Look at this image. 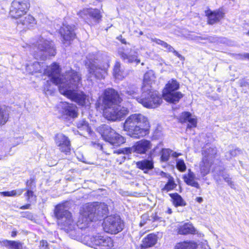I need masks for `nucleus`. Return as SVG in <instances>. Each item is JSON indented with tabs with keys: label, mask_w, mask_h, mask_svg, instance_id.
Instances as JSON below:
<instances>
[{
	"label": "nucleus",
	"mask_w": 249,
	"mask_h": 249,
	"mask_svg": "<svg viewBox=\"0 0 249 249\" xmlns=\"http://www.w3.org/2000/svg\"><path fill=\"white\" fill-rule=\"evenodd\" d=\"M151 125L148 118L141 113H133L124 121L123 128L129 136L140 139L149 136Z\"/></svg>",
	"instance_id": "f257e3e1"
},
{
	"label": "nucleus",
	"mask_w": 249,
	"mask_h": 249,
	"mask_svg": "<svg viewBox=\"0 0 249 249\" xmlns=\"http://www.w3.org/2000/svg\"><path fill=\"white\" fill-rule=\"evenodd\" d=\"M107 207L101 205L88 204L80 212L76 225L79 229L86 230L93 226V223L99 221L107 213Z\"/></svg>",
	"instance_id": "f03ea898"
},
{
	"label": "nucleus",
	"mask_w": 249,
	"mask_h": 249,
	"mask_svg": "<svg viewBox=\"0 0 249 249\" xmlns=\"http://www.w3.org/2000/svg\"><path fill=\"white\" fill-rule=\"evenodd\" d=\"M151 85L150 78L144 75L142 86V97L137 98V101L147 108H156L162 102V97L156 91L152 90Z\"/></svg>",
	"instance_id": "7ed1b4c3"
},
{
	"label": "nucleus",
	"mask_w": 249,
	"mask_h": 249,
	"mask_svg": "<svg viewBox=\"0 0 249 249\" xmlns=\"http://www.w3.org/2000/svg\"><path fill=\"white\" fill-rule=\"evenodd\" d=\"M85 244L94 249H112L114 246L113 238L105 232H98L84 237Z\"/></svg>",
	"instance_id": "20e7f679"
},
{
	"label": "nucleus",
	"mask_w": 249,
	"mask_h": 249,
	"mask_svg": "<svg viewBox=\"0 0 249 249\" xmlns=\"http://www.w3.org/2000/svg\"><path fill=\"white\" fill-rule=\"evenodd\" d=\"M179 88L180 84L176 79H170L162 90V97L168 103L176 104L183 97L180 91H177Z\"/></svg>",
	"instance_id": "39448f33"
},
{
	"label": "nucleus",
	"mask_w": 249,
	"mask_h": 249,
	"mask_svg": "<svg viewBox=\"0 0 249 249\" xmlns=\"http://www.w3.org/2000/svg\"><path fill=\"white\" fill-rule=\"evenodd\" d=\"M101 98V102L100 100H98L95 103V107L97 109L101 107L117 106L123 101L118 91L111 88L104 89Z\"/></svg>",
	"instance_id": "423d86ee"
},
{
	"label": "nucleus",
	"mask_w": 249,
	"mask_h": 249,
	"mask_svg": "<svg viewBox=\"0 0 249 249\" xmlns=\"http://www.w3.org/2000/svg\"><path fill=\"white\" fill-rule=\"evenodd\" d=\"M103 10L102 6L100 9L91 7L84 8L79 10L77 15L83 19L85 23L90 26L99 24L102 20Z\"/></svg>",
	"instance_id": "0eeeda50"
},
{
	"label": "nucleus",
	"mask_w": 249,
	"mask_h": 249,
	"mask_svg": "<svg viewBox=\"0 0 249 249\" xmlns=\"http://www.w3.org/2000/svg\"><path fill=\"white\" fill-rule=\"evenodd\" d=\"M124 222L118 215H109L105 217L102 223L103 231L110 234H116L123 231Z\"/></svg>",
	"instance_id": "6e6552de"
},
{
	"label": "nucleus",
	"mask_w": 249,
	"mask_h": 249,
	"mask_svg": "<svg viewBox=\"0 0 249 249\" xmlns=\"http://www.w3.org/2000/svg\"><path fill=\"white\" fill-rule=\"evenodd\" d=\"M99 132L106 141L113 146H120L125 142L124 137L106 124H103L99 127Z\"/></svg>",
	"instance_id": "1a4fd4ad"
},
{
	"label": "nucleus",
	"mask_w": 249,
	"mask_h": 249,
	"mask_svg": "<svg viewBox=\"0 0 249 249\" xmlns=\"http://www.w3.org/2000/svg\"><path fill=\"white\" fill-rule=\"evenodd\" d=\"M101 109L104 117L111 122L120 121L129 113V109L124 107L113 106L101 107Z\"/></svg>",
	"instance_id": "9d476101"
},
{
	"label": "nucleus",
	"mask_w": 249,
	"mask_h": 249,
	"mask_svg": "<svg viewBox=\"0 0 249 249\" xmlns=\"http://www.w3.org/2000/svg\"><path fill=\"white\" fill-rule=\"evenodd\" d=\"M62 69L58 63L53 62L44 71V74L50 78V81H47L45 85L48 88L50 82H52L56 86H62L61 84L63 83V75L61 74Z\"/></svg>",
	"instance_id": "9b49d317"
},
{
	"label": "nucleus",
	"mask_w": 249,
	"mask_h": 249,
	"mask_svg": "<svg viewBox=\"0 0 249 249\" xmlns=\"http://www.w3.org/2000/svg\"><path fill=\"white\" fill-rule=\"evenodd\" d=\"M30 0H13L11 4L9 15L11 18H18L26 15L30 11Z\"/></svg>",
	"instance_id": "f8f14e48"
},
{
	"label": "nucleus",
	"mask_w": 249,
	"mask_h": 249,
	"mask_svg": "<svg viewBox=\"0 0 249 249\" xmlns=\"http://www.w3.org/2000/svg\"><path fill=\"white\" fill-rule=\"evenodd\" d=\"M55 218L57 223L63 226H68L72 222V213L67 209L64 204L56 205L53 211Z\"/></svg>",
	"instance_id": "ddd939ff"
},
{
	"label": "nucleus",
	"mask_w": 249,
	"mask_h": 249,
	"mask_svg": "<svg viewBox=\"0 0 249 249\" xmlns=\"http://www.w3.org/2000/svg\"><path fill=\"white\" fill-rule=\"evenodd\" d=\"M60 93L78 105L85 106L88 100V96L83 91L75 92L74 90L65 89L63 86H59Z\"/></svg>",
	"instance_id": "4468645a"
},
{
	"label": "nucleus",
	"mask_w": 249,
	"mask_h": 249,
	"mask_svg": "<svg viewBox=\"0 0 249 249\" xmlns=\"http://www.w3.org/2000/svg\"><path fill=\"white\" fill-rule=\"evenodd\" d=\"M76 27L74 25L63 24L58 30V33L63 44L68 45L76 38Z\"/></svg>",
	"instance_id": "2eb2a0df"
},
{
	"label": "nucleus",
	"mask_w": 249,
	"mask_h": 249,
	"mask_svg": "<svg viewBox=\"0 0 249 249\" xmlns=\"http://www.w3.org/2000/svg\"><path fill=\"white\" fill-rule=\"evenodd\" d=\"M56 146L61 153L65 155H70L71 153V142L69 138L62 133H57L54 137Z\"/></svg>",
	"instance_id": "dca6fc26"
},
{
	"label": "nucleus",
	"mask_w": 249,
	"mask_h": 249,
	"mask_svg": "<svg viewBox=\"0 0 249 249\" xmlns=\"http://www.w3.org/2000/svg\"><path fill=\"white\" fill-rule=\"evenodd\" d=\"M62 117L74 119L78 117V110L76 105L67 102H61L58 107Z\"/></svg>",
	"instance_id": "f3484780"
},
{
	"label": "nucleus",
	"mask_w": 249,
	"mask_h": 249,
	"mask_svg": "<svg viewBox=\"0 0 249 249\" xmlns=\"http://www.w3.org/2000/svg\"><path fill=\"white\" fill-rule=\"evenodd\" d=\"M205 15L206 23L209 25H213L221 22L225 17V13L222 9L212 10L208 8L205 11Z\"/></svg>",
	"instance_id": "a211bd4d"
},
{
	"label": "nucleus",
	"mask_w": 249,
	"mask_h": 249,
	"mask_svg": "<svg viewBox=\"0 0 249 249\" xmlns=\"http://www.w3.org/2000/svg\"><path fill=\"white\" fill-rule=\"evenodd\" d=\"M36 47L37 53H46L51 56H54L56 54V50L51 40L41 38L37 41Z\"/></svg>",
	"instance_id": "6ab92c4d"
},
{
	"label": "nucleus",
	"mask_w": 249,
	"mask_h": 249,
	"mask_svg": "<svg viewBox=\"0 0 249 249\" xmlns=\"http://www.w3.org/2000/svg\"><path fill=\"white\" fill-rule=\"evenodd\" d=\"M17 20L16 23L17 25H20L25 31L31 30L36 26L37 21L35 18L31 14H27L21 16L18 18H12Z\"/></svg>",
	"instance_id": "aec40b11"
},
{
	"label": "nucleus",
	"mask_w": 249,
	"mask_h": 249,
	"mask_svg": "<svg viewBox=\"0 0 249 249\" xmlns=\"http://www.w3.org/2000/svg\"><path fill=\"white\" fill-rule=\"evenodd\" d=\"M66 77L64 78L65 82L69 87L77 86L81 81V74L76 71L71 69L65 72Z\"/></svg>",
	"instance_id": "412c9836"
},
{
	"label": "nucleus",
	"mask_w": 249,
	"mask_h": 249,
	"mask_svg": "<svg viewBox=\"0 0 249 249\" xmlns=\"http://www.w3.org/2000/svg\"><path fill=\"white\" fill-rule=\"evenodd\" d=\"M152 144L150 141L142 139L133 145L132 148L134 152L139 154H146L152 148Z\"/></svg>",
	"instance_id": "4be33fe9"
},
{
	"label": "nucleus",
	"mask_w": 249,
	"mask_h": 249,
	"mask_svg": "<svg viewBox=\"0 0 249 249\" xmlns=\"http://www.w3.org/2000/svg\"><path fill=\"white\" fill-rule=\"evenodd\" d=\"M135 165L137 168L142 170L144 173H147L154 168V161L152 158L139 160L136 162Z\"/></svg>",
	"instance_id": "5701e85b"
},
{
	"label": "nucleus",
	"mask_w": 249,
	"mask_h": 249,
	"mask_svg": "<svg viewBox=\"0 0 249 249\" xmlns=\"http://www.w3.org/2000/svg\"><path fill=\"white\" fill-rule=\"evenodd\" d=\"M177 232L179 235L195 234L196 230L193 224L190 222L184 223L179 225L176 230Z\"/></svg>",
	"instance_id": "b1692460"
},
{
	"label": "nucleus",
	"mask_w": 249,
	"mask_h": 249,
	"mask_svg": "<svg viewBox=\"0 0 249 249\" xmlns=\"http://www.w3.org/2000/svg\"><path fill=\"white\" fill-rule=\"evenodd\" d=\"M157 242V235L154 233H149L142 239L140 248L141 249H146L152 247Z\"/></svg>",
	"instance_id": "393cba45"
},
{
	"label": "nucleus",
	"mask_w": 249,
	"mask_h": 249,
	"mask_svg": "<svg viewBox=\"0 0 249 249\" xmlns=\"http://www.w3.org/2000/svg\"><path fill=\"white\" fill-rule=\"evenodd\" d=\"M213 162L211 161L208 155L203 157L200 165V172L203 176H205L210 173Z\"/></svg>",
	"instance_id": "a878e982"
},
{
	"label": "nucleus",
	"mask_w": 249,
	"mask_h": 249,
	"mask_svg": "<svg viewBox=\"0 0 249 249\" xmlns=\"http://www.w3.org/2000/svg\"><path fill=\"white\" fill-rule=\"evenodd\" d=\"M182 179L187 185L196 189L200 188L199 183L196 180L195 174L190 169L188 170L187 174L183 175Z\"/></svg>",
	"instance_id": "bb28decb"
},
{
	"label": "nucleus",
	"mask_w": 249,
	"mask_h": 249,
	"mask_svg": "<svg viewBox=\"0 0 249 249\" xmlns=\"http://www.w3.org/2000/svg\"><path fill=\"white\" fill-rule=\"evenodd\" d=\"M169 196L171 197L170 201L174 207H184L187 205L185 200L178 193H170L169 194Z\"/></svg>",
	"instance_id": "cd10ccee"
},
{
	"label": "nucleus",
	"mask_w": 249,
	"mask_h": 249,
	"mask_svg": "<svg viewBox=\"0 0 249 249\" xmlns=\"http://www.w3.org/2000/svg\"><path fill=\"white\" fill-rule=\"evenodd\" d=\"M197 243L193 240H185L179 242L175 245L174 249H197Z\"/></svg>",
	"instance_id": "c85d7f7f"
},
{
	"label": "nucleus",
	"mask_w": 249,
	"mask_h": 249,
	"mask_svg": "<svg viewBox=\"0 0 249 249\" xmlns=\"http://www.w3.org/2000/svg\"><path fill=\"white\" fill-rule=\"evenodd\" d=\"M1 243L3 247L9 249H28L26 247H23V243L19 241L5 239L2 240Z\"/></svg>",
	"instance_id": "c756f323"
},
{
	"label": "nucleus",
	"mask_w": 249,
	"mask_h": 249,
	"mask_svg": "<svg viewBox=\"0 0 249 249\" xmlns=\"http://www.w3.org/2000/svg\"><path fill=\"white\" fill-rule=\"evenodd\" d=\"M168 180L163 187L161 188V192H168L175 189L177 186V184L176 183L174 178L171 175H169L168 176H166Z\"/></svg>",
	"instance_id": "7c9ffc66"
},
{
	"label": "nucleus",
	"mask_w": 249,
	"mask_h": 249,
	"mask_svg": "<svg viewBox=\"0 0 249 249\" xmlns=\"http://www.w3.org/2000/svg\"><path fill=\"white\" fill-rule=\"evenodd\" d=\"M118 54L123 60H127L129 63L135 62L137 64H138L141 62L140 59L138 58L137 55H128L123 51H119Z\"/></svg>",
	"instance_id": "2f4dec72"
},
{
	"label": "nucleus",
	"mask_w": 249,
	"mask_h": 249,
	"mask_svg": "<svg viewBox=\"0 0 249 249\" xmlns=\"http://www.w3.org/2000/svg\"><path fill=\"white\" fill-rule=\"evenodd\" d=\"M113 74L116 79L122 80L125 77L124 71L121 69V64L119 61L115 62L113 69Z\"/></svg>",
	"instance_id": "473e14b6"
},
{
	"label": "nucleus",
	"mask_w": 249,
	"mask_h": 249,
	"mask_svg": "<svg viewBox=\"0 0 249 249\" xmlns=\"http://www.w3.org/2000/svg\"><path fill=\"white\" fill-rule=\"evenodd\" d=\"M107 70L105 68H101L98 66H94L91 68L90 73L93 74L97 79H101L105 78L107 74Z\"/></svg>",
	"instance_id": "72a5a7b5"
},
{
	"label": "nucleus",
	"mask_w": 249,
	"mask_h": 249,
	"mask_svg": "<svg viewBox=\"0 0 249 249\" xmlns=\"http://www.w3.org/2000/svg\"><path fill=\"white\" fill-rule=\"evenodd\" d=\"M172 150L169 148H162L160 152V160L161 162L168 161L170 158Z\"/></svg>",
	"instance_id": "f704fd0d"
},
{
	"label": "nucleus",
	"mask_w": 249,
	"mask_h": 249,
	"mask_svg": "<svg viewBox=\"0 0 249 249\" xmlns=\"http://www.w3.org/2000/svg\"><path fill=\"white\" fill-rule=\"evenodd\" d=\"M77 128L81 130H86L89 134H91L92 133H94L93 131L92 130L90 126L89 125V124L85 120H82L78 122L77 124Z\"/></svg>",
	"instance_id": "c9c22d12"
},
{
	"label": "nucleus",
	"mask_w": 249,
	"mask_h": 249,
	"mask_svg": "<svg viewBox=\"0 0 249 249\" xmlns=\"http://www.w3.org/2000/svg\"><path fill=\"white\" fill-rule=\"evenodd\" d=\"M192 117V114L190 112L184 111L182 112L178 118V121L181 124H184L188 122L190 117Z\"/></svg>",
	"instance_id": "e433bc0d"
},
{
	"label": "nucleus",
	"mask_w": 249,
	"mask_h": 249,
	"mask_svg": "<svg viewBox=\"0 0 249 249\" xmlns=\"http://www.w3.org/2000/svg\"><path fill=\"white\" fill-rule=\"evenodd\" d=\"M176 166L177 169L180 172H185L187 169L184 160L182 159H178L177 160Z\"/></svg>",
	"instance_id": "4c0bfd02"
},
{
	"label": "nucleus",
	"mask_w": 249,
	"mask_h": 249,
	"mask_svg": "<svg viewBox=\"0 0 249 249\" xmlns=\"http://www.w3.org/2000/svg\"><path fill=\"white\" fill-rule=\"evenodd\" d=\"M26 189H33L36 187V178L35 177L30 178L25 182Z\"/></svg>",
	"instance_id": "58836bf2"
},
{
	"label": "nucleus",
	"mask_w": 249,
	"mask_h": 249,
	"mask_svg": "<svg viewBox=\"0 0 249 249\" xmlns=\"http://www.w3.org/2000/svg\"><path fill=\"white\" fill-rule=\"evenodd\" d=\"M162 47L166 49L169 52H172L178 58H182V56L177 51L175 50L170 45L168 44L166 42H164Z\"/></svg>",
	"instance_id": "ea45409f"
},
{
	"label": "nucleus",
	"mask_w": 249,
	"mask_h": 249,
	"mask_svg": "<svg viewBox=\"0 0 249 249\" xmlns=\"http://www.w3.org/2000/svg\"><path fill=\"white\" fill-rule=\"evenodd\" d=\"M26 192L24 194V196L26 197V200L28 202L31 201V200L32 198H34L35 200L36 199V196L34 194V192L29 189H25Z\"/></svg>",
	"instance_id": "a19ab883"
},
{
	"label": "nucleus",
	"mask_w": 249,
	"mask_h": 249,
	"mask_svg": "<svg viewBox=\"0 0 249 249\" xmlns=\"http://www.w3.org/2000/svg\"><path fill=\"white\" fill-rule=\"evenodd\" d=\"M189 124L187 125V128H191L196 127L197 126V121L196 118L190 117L188 121Z\"/></svg>",
	"instance_id": "79ce46f5"
},
{
	"label": "nucleus",
	"mask_w": 249,
	"mask_h": 249,
	"mask_svg": "<svg viewBox=\"0 0 249 249\" xmlns=\"http://www.w3.org/2000/svg\"><path fill=\"white\" fill-rule=\"evenodd\" d=\"M126 93L131 97L134 98L138 94V89L135 88H129L126 90Z\"/></svg>",
	"instance_id": "37998d69"
},
{
	"label": "nucleus",
	"mask_w": 249,
	"mask_h": 249,
	"mask_svg": "<svg viewBox=\"0 0 249 249\" xmlns=\"http://www.w3.org/2000/svg\"><path fill=\"white\" fill-rule=\"evenodd\" d=\"M142 220L140 223V226L142 227L144 226L147 222V220L150 221V220L149 218V216L147 214H144L142 216Z\"/></svg>",
	"instance_id": "c03bdc74"
},
{
	"label": "nucleus",
	"mask_w": 249,
	"mask_h": 249,
	"mask_svg": "<svg viewBox=\"0 0 249 249\" xmlns=\"http://www.w3.org/2000/svg\"><path fill=\"white\" fill-rule=\"evenodd\" d=\"M40 249H49V244L46 240H41L39 242Z\"/></svg>",
	"instance_id": "a18cd8bd"
},
{
	"label": "nucleus",
	"mask_w": 249,
	"mask_h": 249,
	"mask_svg": "<svg viewBox=\"0 0 249 249\" xmlns=\"http://www.w3.org/2000/svg\"><path fill=\"white\" fill-rule=\"evenodd\" d=\"M23 191V189H20L19 190L18 193L16 190H13L10 191V196H16L18 194V195H20L22 194Z\"/></svg>",
	"instance_id": "49530a36"
},
{
	"label": "nucleus",
	"mask_w": 249,
	"mask_h": 249,
	"mask_svg": "<svg viewBox=\"0 0 249 249\" xmlns=\"http://www.w3.org/2000/svg\"><path fill=\"white\" fill-rule=\"evenodd\" d=\"M152 41L156 43L157 44L160 45L161 46H162V45H163V44L164 43V41H162L160 39L156 38L152 39Z\"/></svg>",
	"instance_id": "de8ad7c7"
},
{
	"label": "nucleus",
	"mask_w": 249,
	"mask_h": 249,
	"mask_svg": "<svg viewBox=\"0 0 249 249\" xmlns=\"http://www.w3.org/2000/svg\"><path fill=\"white\" fill-rule=\"evenodd\" d=\"M116 39L119 40L122 44L126 45L127 44V42L125 39L123 38L122 35H120L116 37Z\"/></svg>",
	"instance_id": "09e8293b"
},
{
	"label": "nucleus",
	"mask_w": 249,
	"mask_h": 249,
	"mask_svg": "<svg viewBox=\"0 0 249 249\" xmlns=\"http://www.w3.org/2000/svg\"><path fill=\"white\" fill-rule=\"evenodd\" d=\"M224 180L231 187H233L234 186V183L231 178H224Z\"/></svg>",
	"instance_id": "8fccbe9b"
},
{
	"label": "nucleus",
	"mask_w": 249,
	"mask_h": 249,
	"mask_svg": "<svg viewBox=\"0 0 249 249\" xmlns=\"http://www.w3.org/2000/svg\"><path fill=\"white\" fill-rule=\"evenodd\" d=\"M123 150V154H129L131 153L132 149L130 147H125L122 149Z\"/></svg>",
	"instance_id": "3c124183"
},
{
	"label": "nucleus",
	"mask_w": 249,
	"mask_h": 249,
	"mask_svg": "<svg viewBox=\"0 0 249 249\" xmlns=\"http://www.w3.org/2000/svg\"><path fill=\"white\" fill-rule=\"evenodd\" d=\"M31 208V204H26L24 205H22L19 207L20 209L21 210H25V209H28Z\"/></svg>",
	"instance_id": "603ef678"
},
{
	"label": "nucleus",
	"mask_w": 249,
	"mask_h": 249,
	"mask_svg": "<svg viewBox=\"0 0 249 249\" xmlns=\"http://www.w3.org/2000/svg\"><path fill=\"white\" fill-rule=\"evenodd\" d=\"M241 58L242 59H248L249 60V53H244L241 55Z\"/></svg>",
	"instance_id": "864d4df0"
},
{
	"label": "nucleus",
	"mask_w": 249,
	"mask_h": 249,
	"mask_svg": "<svg viewBox=\"0 0 249 249\" xmlns=\"http://www.w3.org/2000/svg\"><path fill=\"white\" fill-rule=\"evenodd\" d=\"M0 194L4 196H10V191L2 192Z\"/></svg>",
	"instance_id": "5fc2aeb1"
},
{
	"label": "nucleus",
	"mask_w": 249,
	"mask_h": 249,
	"mask_svg": "<svg viewBox=\"0 0 249 249\" xmlns=\"http://www.w3.org/2000/svg\"><path fill=\"white\" fill-rule=\"evenodd\" d=\"M18 234V231L16 229H14L11 232V236L12 237H15Z\"/></svg>",
	"instance_id": "6e6d98bb"
},
{
	"label": "nucleus",
	"mask_w": 249,
	"mask_h": 249,
	"mask_svg": "<svg viewBox=\"0 0 249 249\" xmlns=\"http://www.w3.org/2000/svg\"><path fill=\"white\" fill-rule=\"evenodd\" d=\"M196 200L197 202L200 203H201L203 201V199H202V198L201 197L199 196V197H196Z\"/></svg>",
	"instance_id": "4d7b16f0"
},
{
	"label": "nucleus",
	"mask_w": 249,
	"mask_h": 249,
	"mask_svg": "<svg viewBox=\"0 0 249 249\" xmlns=\"http://www.w3.org/2000/svg\"><path fill=\"white\" fill-rule=\"evenodd\" d=\"M123 153V150L122 149H118V150L115 151L114 152V153H116V154H122Z\"/></svg>",
	"instance_id": "13d9d810"
},
{
	"label": "nucleus",
	"mask_w": 249,
	"mask_h": 249,
	"mask_svg": "<svg viewBox=\"0 0 249 249\" xmlns=\"http://www.w3.org/2000/svg\"><path fill=\"white\" fill-rule=\"evenodd\" d=\"M180 155H181V153H177L176 152H174L172 154V156L174 157H177Z\"/></svg>",
	"instance_id": "bf43d9fd"
},
{
	"label": "nucleus",
	"mask_w": 249,
	"mask_h": 249,
	"mask_svg": "<svg viewBox=\"0 0 249 249\" xmlns=\"http://www.w3.org/2000/svg\"><path fill=\"white\" fill-rule=\"evenodd\" d=\"M32 66L37 67L38 66H40V63L38 62H35L34 63H33Z\"/></svg>",
	"instance_id": "052dcab7"
},
{
	"label": "nucleus",
	"mask_w": 249,
	"mask_h": 249,
	"mask_svg": "<svg viewBox=\"0 0 249 249\" xmlns=\"http://www.w3.org/2000/svg\"><path fill=\"white\" fill-rule=\"evenodd\" d=\"M210 149H211V151L212 152H213V151H215L214 153V156H215L216 154H217V152H216V148L215 147H211L210 148Z\"/></svg>",
	"instance_id": "680f3d73"
},
{
	"label": "nucleus",
	"mask_w": 249,
	"mask_h": 249,
	"mask_svg": "<svg viewBox=\"0 0 249 249\" xmlns=\"http://www.w3.org/2000/svg\"><path fill=\"white\" fill-rule=\"evenodd\" d=\"M166 213L169 214H171L172 213V209L170 208H167V210L166 211Z\"/></svg>",
	"instance_id": "e2e57ef3"
},
{
	"label": "nucleus",
	"mask_w": 249,
	"mask_h": 249,
	"mask_svg": "<svg viewBox=\"0 0 249 249\" xmlns=\"http://www.w3.org/2000/svg\"><path fill=\"white\" fill-rule=\"evenodd\" d=\"M39 72V70H36L32 72H31L32 73H37V72Z\"/></svg>",
	"instance_id": "0e129e2a"
},
{
	"label": "nucleus",
	"mask_w": 249,
	"mask_h": 249,
	"mask_svg": "<svg viewBox=\"0 0 249 249\" xmlns=\"http://www.w3.org/2000/svg\"><path fill=\"white\" fill-rule=\"evenodd\" d=\"M159 219V218H158V217H156L154 218V220H157V219Z\"/></svg>",
	"instance_id": "69168bd1"
},
{
	"label": "nucleus",
	"mask_w": 249,
	"mask_h": 249,
	"mask_svg": "<svg viewBox=\"0 0 249 249\" xmlns=\"http://www.w3.org/2000/svg\"><path fill=\"white\" fill-rule=\"evenodd\" d=\"M247 34L248 36H249V30L248 31V32L247 33Z\"/></svg>",
	"instance_id": "338daca9"
},
{
	"label": "nucleus",
	"mask_w": 249,
	"mask_h": 249,
	"mask_svg": "<svg viewBox=\"0 0 249 249\" xmlns=\"http://www.w3.org/2000/svg\"><path fill=\"white\" fill-rule=\"evenodd\" d=\"M97 0V1H102L103 0Z\"/></svg>",
	"instance_id": "774afa93"
}]
</instances>
